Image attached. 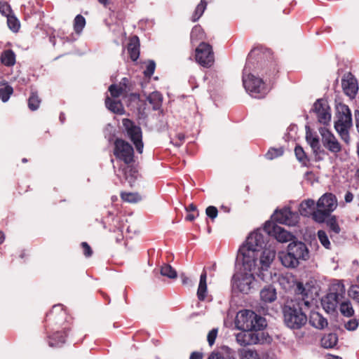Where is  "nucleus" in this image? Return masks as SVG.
<instances>
[{
    "label": "nucleus",
    "instance_id": "obj_1",
    "mask_svg": "<svg viewBox=\"0 0 359 359\" xmlns=\"http://www.w3.org/2000/svg\"><path fill=\"white\" fill-rule=\"evenodd\" d=\"M271 52L262 46H257L252 48L248 55L246 63L243 69V83L245 89L249 94L255 97L261 99L266 96L269 90L263 79L255 76L248 72L255 62L264 65L267 68L265 74L269 76H275L278 72L277 65L273 61L266 62V58L271 57Z\"/></svg>",
    "mask_w": 359,
    "mask_h": 359
},
{
    "label": "nucleus",
    "instance_id": "obj_2",
    "mask_svg": "<svg viewBox=\"0 0 359 359\" xmlns=\"http://www.w3.org/2000/svg\"><path fill=\"white\" fill-rule=\"evenodd\" d=\"M295 292L302 295V297L287 300L282 311L286 326L292 330H299L308 321L306 313L313 306L314 297L311 288L304 286L300 282L297 284Z\"/></svg>",
    "mask_w": 359,
    "mask_h": 359
},
{
    "label": "nucleus",
    "instance_id": "obj_3",
    "mask_svg": "<svg viewBox=\"0 0 359 359\" xmlns=\"http://www.w3.org/2000/svg\"><path fill=\"white\" fill-rule=\"evenodd\" d=\"M278 257L282 264L287 268H296L302 261L309 259V250L302 241H292L287 248V252H280Z\"/></svg>",
    "mask_w": 359,
    "mask_h": 359
},
{
    "label": "nucleus",
    "instance_id": "obj_4",
    "mask_svg": "<svg viewBox=\"0 0 359 359\" xmlns=\"http://www.w3.org/2000/svg\"><path fill=\"white\" fill-rule=\"evenodd\" d=\"M236 324L241 330H263L266 326V319L250 310L239 311Z\"/></svg>",
    "mask_w": 359,
    "mask_h": 359
},
{
    "label": "nucleus",
    "instance_id": "obj_5",
    "mask_svg": "<svg viewBox=\"0 0 359 359\" xmlns=\"http://www.w3.org/2000/svg\"><path fill=\"white\" fill-rule=\"evenodd\" d=\"M317 209L313 213V220L318 223H323L337 207V199L332 193H325L318 201Z\"/></svg>",
    "mask_w": 359,
    "mask_h": 359
},
{
    "label": "nucleus",
    "instance_id": "obj_6",
    "mask_svg": "<svg viewBox=\"0 0 359 359\" xmlns=\"http://www.w3.org/2000/svg\"><path fill=\"white\" fill-rule=\"evenodd\" d=\"M337 121L334 123V128L339 133L341 139L346 143L349 141L348 129L352 126V117L351 110L344 104H340L337 107Z\"/></svg>",
    "mask_w": 359,
    "mask_h": 359
},
{
    "label": "nucleus",
    "instance_id": "obj_7",
    "mask_svg": "<svg viewBox=\"0 0 359 359\" xmlns=\"http://www.w3.org/2000/svg\"><path fill=\"white\" fill-rule=\"evenodd\" d=\"M114 155L117 160L123 161L128 165L135 162V154L133 146L126 140L120 138L115 140L114 143Z\"/></svg>",
    "mask_w": 359,
    "mask_h": 359
},
{
    "label": "nucleus",
    "instance_id": "obj_8",
    "mask_svg": "<svg viewBox=\"0 0 359 359\" xmlns=\"http://www.w3.org/2000/svg\"><path fill=\"white\" fill-rule=\"evenodd\" d=\"M276 256V252L271 250H264L259 253V259H258L257 271L255 275L264 282H268L271 278V273L269 269Z\"/></svg>",
    "mask_w": 359,
    "mask_h": 359
},
{
    "label": "nucleus",
    "instance_id": "obj_9",
    "mask_svg": "<svg viewBox=\"0 0 359 359\" xmlns=\"http://www.w3.org/2000/svg\"><path fill=\"white\" fill-rule=\"evenodd\" d=\"M259 256V252L242 245L239 248L237 259L242 260L243 266L245 271L255 274L258 267Z\"/></svg>",
    "mask_w": 359,
    "mask_h": 359
},
{
    "label": "nucleus",
    "instance_id": "obj_10",
    "mask_svg": "<svg viewBox=\"0 0 359 359\" xmlns=\"http://www.w3.org/2000/svg\"><path fill=\"white\" fill-rule=\"evenodd\" d=\"M344 292V285L342 283H338L332 285L330 292L321 300L322 306L326 312L330 313L335 311L339 297H341Z\"/></svg>",
    "mask_w": 359,
    "mask_h": 359
},
{
    "label": "nucleus",
    "instance_id": "obj_11",
    "mask_svg": "<svg viewBox=\"0 0 359 359\" xmlns=\"http://www.w3.org/2000/svg\"><path fill=\"white\" fill-rule=\"evenodd\" d=\"M123 126L126 131L127 136L133 142L137 151L142 154L143 151L142 133L140 126L129 118L122 120Z\"/></svg>",
    "mask_w": 359,
    "mask_h": 359
},
{
    "label": "nucleus",
    "instance_id": "obj_12",
    "mask_svg": "<svg viewBox=\"0 0 359 359\" xmlns=\"http://www.w3.org/2000/svg\"><path fill=\"white\" fill-rule=\"evenodd\" d=\"M196 60L201 66L208 68L213 65L215 55L209 43L201 42L196 49Z\"/></svg>",
    "mask_w": 359,
    "mask_h": 359
},
{
    "label": "nucleus",
    "instance_id": "obj_13",
    "mask_svg": "<svg viewBox=\"0 0 359 359\" xmlns=\"http://www.w3.org/2000/svg\"><path fill=\"white\" fill-rule=\"evenodd\" d=\"M264 229L268 234L274 236L280 243H286L292 241L294 238L291 233L276 225L274 222H266Z\"/></svg>",
    "mask_w": 359,
    "mask_h": 359
},
{
    "label": "nucleus",
    "instance_id": "obj_14",
    "mask_svg": "<svg viewBox=\"0 0 359 359\" xmlns=\"http://www.w3.org/2000/svg\"><path fill=\"white\" fill-rule=\"evenodd\" d=\"M255 273H244L234 274L232 278L233 286L241 292L248 293L251 289V284L255 279Z\"/></svg>",
    "mask_w": 359,
    "mask_h": 359
},
{
    "label": "nucleus",
    "instance_id": "obj_15",
    "mask_svg": "<svg viewBox=\"0 0 359 359\" xmlns=\"http://www.w3.org/2000/svg\"><path fill=\"white\" fill-rule=\"evenodd\" d=\"M313 111L317 114L318 121L327 125L331 120L330 108L327 102L323 99H318L313 107Z\"/></svg>",
    "mask_w": 359,
    "mask_h": 359
},
{
    "label": "nucleus",
    "instance_id": "obj_16",
    "mask_svg": "<svg viewBox=\"0 0 359 359\" xmlns=\"http://www.w3.org/2000/svg\"><path fill=\"white\" fill-rule=\"evenodd\" d=\"M297 215L288 207L276 210L272 215L274 222L288 226L294 225L297 222Z\"/></svg>",
    "mask_w": 359,
    "mask_h": 359
},
{
    "label": "nucleus",
    "instance_id": "obj_17",
    "mask_svg": "<svg viewBox=\"0 0 359 359\" xmlns=\"http://www.w3.org/2000/svg\"><path fill=\"white\" fill-rule=\"evenodd\" d=\"M260 330H246L236 334V341L243 346L258 344L260 341L259 334L257 331Z\"/></svg>",
    "mask_w": 359,
    "mask_h": 359
},
{
    "label": "nucleus",
    "instance_id": "obj_18",
    "mask_svg": "<svg viewBox=\"0 0 359 359\" xmlns=\"http://www.w3.org/2000/svg\"><path fill=\"white\" fill-rule=\"evenodd\" d=\"M320 133L322 135L323 146L330 152L336 154L341 150V144L330 131L325 128H322Z\"/></svg>",
    "mask_w": 359,
    "mask_h": 359
},
{
    "label": "nucleus",
    "instance_id": "obj_19",
    "mask_svg": "<svg viewBox=\"0 0 359 359\" xmlns=\"http://www.w3.org/2000/svg\"><path fill=\"white\" fill-rule=\"evenodd\" d=\"M341 86L344 93L351 98L355 97L358 90L356 79L351 72L346 73L341 79Z\"/></svg>",
    "mask_w": 359,
    "mask_h": 359
},
{
    "label": "nucleus",
    "instance_id": "obj_20",
    "mask_svg": "<svg viewBox=\"0 0 359 359\" xmlns=\"http://www.w3.org/2000/svg\"><path fill=\"white\" fill-rule=\"evenodd\" d=\"M264 243V239L263 235L258 231H255L249 235L247 238L246 243L243 245V246L255 249L257 252H260Z\"/></svg>",
    "mask_w": 359,
    "mask_h": 359
},
{
    "label": "nucleus",
    "instance_id": "obj_21",
    "mask_svg": "<svg viewBox=\"0 0 359 359\" xmlns=\"http://www.w3.org/2000/svg\"><path fill=\"white\" fill-rule=\"evenodd\" d=\"M140 46V43L138 36L136 35L131 36L129 39L127 49L130 57L133 61H136L139 58Z\"/></svg>",
    "mask_w": 359,
    "mask_h": 359
},
{
    "label": "nucleus",
    "instance_id": "obj_22",
    "mask_svg": "<svg viewBox=\"0 0 359 359\" xmlns=\"http://www.w3.org/2000/svg\"><path fill=\"white\" fill-rule=\"evenodd\" d=\"M309 321L311 326L318 330H323L328 325L327 319L317 311L311 312Z\"/></svg>",
    "mask_w": 359,
    "mask_h": 359
},
{
    "label": "nucleus",
    "instance_id": "obj_23",
    "mask_svg": "<svg viewBox=\"0 0 359 359\" xmlns=\"http://www.w3.org/2000/svg\"><path fill=\"white\" fill-rule=\"evenodd\" d=\"M260 298L265 303H271L276 299V290L273 286H265L260 291Z\"/></svg>",
    "mask_w": 359,
    "mask_h": 359
},
{
    "label": "nucleus",
    "instance_id": "obj_24",
    "mask_svg": "<svg viewBox=\"0 0 359 359\" xmlns=\"http://www.w3.org/2000/svg\"><path fill=\"white\" fill-rule=\"evenodd\" d=\"M105 105L109 110L114 114L121 115L125 113L123 105L120 100H112L107 96L105 99Z\"/></svg>",
    "mask_w": 359,
    "mask_h": 359
},
{
    "label": "nucleus",
    "instance_id": "obj_25",
    "mask_svg": "<svg viewBox=\"0 0 359 359\" xmlns=\"http://www.w3.org/2000/svg\"><path fill=\"white\" fill-rule=\"evenodd\" d=\"M316 203L313 199H307L303 201L299 205V212L302 215L308 217L312 215L313 218V213L316 211L315 210Z\"/></svg>",
    "mask_w": 359,
    "mask_h": 359
},
{
    "label": "nucleus",
    "instance_id": "obj_26",
    "mask_svg": "<svg viewBox=\"0 0 359 359\" xmlns=\"http://www.w3.org/2000/svg\"><path fill=\"white\" fill-rule=\"evenodd\" d=\"M207 273L204 269L201 275L197 290V297L200 301H204L207 294Z\"/></svg>",
    "mask_w": 359,
    "mask_h": 359
},
{
    "label": "nucleus",
    "instance_id": "obj_27",
    "mask_svg": "<svg viewBox=\"0 0 359 359\" xmlns=\"http://www.w3.org/2000/svg\"><path fill=\"white\" fill-rule=\"evenodd\" d=\"M311 135L309 134L306 136V140L311 146L313 152L316 157H320L321 154H325L324 149H321L320 141L318 135H315V137L311 139Z\"/></svg>",
    "mask_w": 359,
    "mask_h": 359
},
{
    "label": "nucleus",
    "instance_id": "obj_28",
    "mask_svg": "<svg viewBox=\"0 0 359 359\" xmlns=\"http://www.w3.org/2000/svg\"><path fill=\"white\" fill-rule=\"evenodd\" d=\"M321 345L325 348H332L334 347L338 341V337L334 333L325 334L321 339Z\"/></svg>",
    "mask_w": 359,
    "mask_h": 359
},
{
    "label": "nucleus",
    "instance_id": "obj_29",
    "mask_svg": "<svg viewBox=\"0 0 359 359\" xmlns=\"http://www.w3.org/2000/svg\"><path fill=\"white\" fill-rule=\"evenodd\" d=\"M1 62L6 67L13 66L15 63V54L11 50H4L1 55Z\"/></svg>",
    "mask_w": 359,
    "mask_h": 359
},
{
    "label": "nucleus",
    "instance_id": "obj_30",
    "mask_svg": "<svg viewBox=\"0 0 359 359\" xmlns=\"http://www.w3.org/2000/svg\"><path fill=\"white\" fill-rule=\"evenodd\" d=\"M147 100L151 105L154 110H157L161 105L162 97L159 93L153 92L147 97Z\"/></svg>",
    "mask_w": 359,
    "mask_h": 359
},
{
    "label": "nucleus",
    "instance_id": "obj_31",
    "mask_svg": "<svg viewBox=\"0 0 359 359\" xmlns=\"http://www.w3.org/2000/svg\"><path fill=\"white\" fill-rule=\"evenodd\" d=\"M330 231L334 233L339 234L341 231V228L338 224L337 217L335 215H330L325 221Z\"/></svg>",
    "mask_w": 359,
    "mask_h": 359
},
{
    "label": "nucleus",
    "instance_id": "obj_32",
    "mask_svg": "<svg viewBox=\"0 0 359 359\" xmlns=\"http://www.w3.org/2000/svg\"><path fill=\"white\" fill-rule=\"evenodd\" d=\"M65 312L63 310L61 305H55L52 309L46 314L47 320H55L57 316L64 318L65 316Z\"/></svg>",
    "mask_w": 359,
    "mask_h": 359
},
{
    "label": "nucleus",
    "instance_id": "obj_33",
    "mask_svg": "<svg viewBox=\"0 0 359 359\" xmlns=\"http://www.w3.org/2000/svg\"><path fill=\"white\" fill-rule=\"evenodd\" d=\"M41 104V99L39 98L36 92H32L28 99V107L32 111H35L39 109Z\"/></svg>",
    "mask_w": 359,
    "mask_h": 359
},
{
    "label": "nucleus",
    "instance_id": "obj_34",
    "mask_svg": "<svg viewBox=\"0 0 359 359\" xmlns=\"http://www.w3.org/2000/svg\"><path fill=\"white\" fill-rule=\"evenodd\" d=\"M208 359H236L230 348H226L225 352H212Z\"/></svg>",
    "mask_w": 359,
    "mask_h": 359
},
{
    "label": "nucleus",
    "instance_id": "obj_35",
    "mask_svg": "<svg viewBox=\"0 0 359 359\" xmlns=\"http://www.w3.org/2000/svg\"><path fill=\"white\" fill-rule=\"evenodd\" d=\"M340 312L345 317H352L354 315V309L350 301H346L340 305Z\"/></svg>",
    "mask_w": 359,
    "mask_h": 359
},
{
    "label": "nucleus",
    "instance_id": "obj_36",
    "mask_svg": "<svg viewBox=\"0 0 359 359\" xmlns=\"http://www.w3.org/2000/svg\"><path fill=\"white\" fill-rule=\"evenodd\" d=\"M206 7L207 2L205 0H201V3L196 6L192 15L191 21L196 22L203 15Z\"/></svg>",
    "mask_w": 359,
    "mask_h": 359
},
{
    "label": "nucleus",
    "instance_id": "obj_37",
    "mask_svg": "<svg viewBox=\"0 0 359 359\" xmlns=\"http://www.w3.org/2000/svg\"><path fill=\"white\" fill-rule=\"evenodd\" d=\"M204 32L200 25H195L191 32L190 38L191 42H197L198 40L203 39Z\"/></svg>",
    "mask_w": 359,
    "mask_h": 359
},
{
    "label": "nucleus",
    "instance_id": "obj_38",
    "mask_svg": "<svg viewBox=\"0 0 359 359\" xmlns=\"http://www.w3.org/2000/svg\"><path fill=\"white\" fill-rule=\"evenodd\" d=\"M161 274L169 278H176L177 276V271L170 264H164L161 268Z\"/></svg>",
    "mask_w": 359,
    "mask_h": 359
},
{
    "label": "nucleus",
    "instance_id": "obj_39",
    "mask_svg": "<svg viewBox=\"0 0 359 359\" xmlns=\"http://www.w3.org/2000/svg\"><path fill=\"white\" fill-rule=\"evenodd\" d=\"M121 199L128 203H137L141 200V197L136 193L132 192H121Z\"/></svg>",
    "mask_w": 359,
    "mask_h": 359
},
{
    "label": "nucleus",
    "instance_id": "obj_40",
    "mask_svg": "<svg viewBox=\"0 0 359 359\" xmlns=\"http://www.w3.org/2000/svg\"><path fill=\"white\" fill-rule=\"evenodd\" d=\"M7 24L9 29L13 32H18L19 31L20 27V23L18 18L14 15L8 16Z\"/></svg>",
    "mask_w": 359,
    "mask_h": 359
},
{
    "label": "nucleus",
    "instance_id": "obj_41",
    "mask_svg": "<svg viewBox=\"0 0 359 359\" xmlns=\"http://www.w3.org/2000/svg\"><path fill=\"white\" fill-rule=\"evenodd\" d=\"M284 153V150L282 147L279 148H270L266 153L265 156L269 160H273L276 158L281 156Z\"/></svg>",
    "mask_w": 359,
    "mask_h": 359
},
{
    "label": "nucleus",
    "instance_id": "obj_42",
    "mask_svg": "<svg viewBox=\"0 0 359 359\" xmlns=\"http://www.w3.org/2000/svg\"><path fill=\"white\" fill-rule=\"evenodd\" d=\"M108 90L109 91L111 96L114 98L119 97L120 96L127 93L123 88L118 86L117 84H111L109 87Z\"/></svg>",
    "mask_w": 359,
    "mask_h": 359
},
{
    "label": "nucleus",
    "instance_id": "obj_43",
    "mask_svg": "<svg viewBox=\"0 0 359 359\" xmlns=\"http://www.w3.org/2000/svg\"><path fill=\"white\" fill-rule=\"evenodd\" d=\"M13 89L9 85H6V86H4L3 88H0V99L4 102H6L9 100V98H10L11 95L13 94Z\"/></svg>",
    "mask_w": 359,
    "mask_h": 359
},
{
    "label": "nucleus",
    "instance_id": "obj_44",
    "mask_svg": "<svg viewBox=\"0 0 359 359\" xmlns=\"http://www.w3.org/2000/svg\"><path fill=\"white\" fill-rule=\"evenodd\" d=\"M318 238L320 241V243L322 244V245L327 249H331V243L328 238V236L326 233V232L323 230H319L318 231Z\"/></svg>",
    "mask_w": 359,
    "mask_h": 359
},
{
    "label": "nucleus",
    "instance_id": "obj_45",
    "mask_svg": "<svg viewBox=\"0 0 359 359\" xmlns=\"http://www.w3.org/2000/svg\"><path fill=\"white\" fill-rule=\"evenodd\" d=\"M124 238L123 229L120 227H116L109 236V239L115 241L116 243H119Z\"/></svg>",
    "mask_w": 359,
    "mask_h": 359
},
{
    "label": "nucleus",
    "instance_id": "obj_46",
    "mask_svg": "<svg viewBox=\"0 0 359 359\" xmlns=\"http://www.w3.org/2000/svg\"><path fill=\"white\" fill-rule=\"evenodd\" d=\"M86 25V20L81 15H77L74 18V28L76 33H79Z\"/></svg>",
    "mask_w": 359,
    "mask_h": 359
},
{
    "label": "nucleus",
    "instance_id": "obj_47",
    "mask_svg": "<svg viewBox=\"0 0 359 359\" xmlns=\"http://www.w3.org/2000/svg\"><path fill=\"white\" fill-rule=\"evenodd\" d=\"M294 154H295L297 158L298 159V161L299 162L306 163V162L309 161L304 150L303 149V148L301 146L297 145L295 147Z\"/></svg>",
    "mask_w": 359,
    "mask_h": 359
},
{
    "label": "nucleus",
    "instance_id": "obj_48",
    "mask_svg": "<svg viewBox=\"0 0 359 359\" xmlns=\"http://www.w3.org/2000/svg\"><path fill=\"white\" fill-rule=\"evenodd\" d=\"M240 359H259L256 351L243 349L240 351Z\"/></svg>",
    "mask_w": 359,
    "mask_h": 359
},
{
    "label": "nucleus",
    "instance_id": "obj_49",
    "mask_svg": "<svg viewBox=\"0 0 359 359\" xmlns=\"http://www.w3.org/2000/svg\"><path fill=\"white\" fill-rule=\"evenodd\" d=\"M0 13L6 18L13 15L11 6L5 1H0Z\"/></svg>",
    "mask_w": 359,
    "mask_h": 359
},
{
    "label": "nucleus",
    "instance_id": "obj_50",
    "mask_svg": "<svg viewBox=\"0 0 359 359\" xmlns=\"http://www.w3.org/2000/svg\"><path fill=\"white\" fill-rule=\"evenodd\" d=\"M155 68H156V63L154 60H149L147 67H146V69L144 71V74L146 77H149L150 78L154 71H155Z\"/></svg>",
    "mask_w": 359,
    "mask_h": 359
},
{
    "label": "nucleus",
    "instance_id": "obj_51",
    "mask_svg": "<svg viewBox=\"0 0 359 359\" xmlns=\"http://www.w3.org/2000/svg\"><path fill=\"white\" fill-rule=\"evenodd\" d=\"M67 337V331H58L53 334V339L57 341L59 343H65V339Z\"/></svg>",
    "mask_w": 359,
    "mask_h": 359
},
{
    "label": "nucleus",
    "instance_id": "obj_52",
    "mask_svg": "<svg viewBox=\"0 0 359 359\" xmlns=\"http://www.w3.org/2000/svg\"><path fill=\"white\" fill-rule=\"evenodd\" d=\"M217 333H218L217 328H213L208 332V336H207V340L210 346H212L215 344V339L217 336Z\"/></svg>",
    "mask_w": 359,
    "mask_h": 359
},
{
    "label": "nucleus",
    "instance_id": "obj_53",
    "mask_svg": "<svg viewBox=\"0 0 359 359\" xmlns=\"http://www.w3.org/2000/svg\"><path fill=\"white\" fill-rule=\"evenodd\" d=\"M205 213L208 217L213 220L217 217L218 215V210L216 207L210 205L206 208Z\"/></svg>",
    "mask_w": 359,
    "mask_h": 359
},
{
    "label": "nucleus",
    "instance_id": "obj_54",
    "mask_svg": "<svg viewBox=\"0 0 359 359\" xmlns=\"http://www.w3.org/2000/svg\"><path fill=\"white\" fill-rule=\"evenodd\" d=\"M348 296L352 299L359 297V286L357 285H351L348 290Z\"/></svg>",
    "mask_w": 359,
    "mask_h": 359
},
{
    "label": "nucleus",
    "instance_id": "obj_55",
    "mask_svg": "<svg viewBox=\"0 0 359 359\" xmlns=\"http://www.w3.org/2000/svg\"><path fill=\"white\" fill-rule=\"evenodd\" d=\"M180 278H181L182 283L183 285L187 286L188 287H191L194 286V282L186 274L181 273L180 274Z\"/></svg>",
    "mask_w": 359,
    "mask_h": 359
},
{
    "label": "nucleus",
    "instance_id": "obj_56",
    "mask_svg": "<svg viewBox=\"0 0 359 359\" xmlns=\"http://www.w3.org/2000/svg\"><path fill=\"white\" fill-rule=\"evenodd\" d=\"M81 245L83 249V255L86 257H90L93 255V250L90 246L86 242H82Z\"/></svg>",
    "mask_w": 359,
    "mask_h": 359
},
{
    "label": "nucleus",
    "instance_id": "obj_57",
    "mask_svg": "<svg viewBox=\"0 0 359 359\" xmlns=\"http://www.w3.org/2000/svg\"><path fill=\"white\" fill-rule=\"evenodd\" d=\"M358 326V322L356 319L349 320L346 324L345 327L348 330H355Z\"/></svg>",
    "mask_w": 359,
    "mask_h": 359
},
{
    "label": "nucleus",
    "instance_id": "obj_58",
    "mask_svg": "<svg viewBox=\"0 0 359 359\" xmlns=\"http://www.w3.org/2000/svg\"><path fill=\"white\" fill-rule=\"evenodd\" d=\"M118 86L123 88V90L128 93L130 90L128 88L129 79L126 77L123 78Z\"/></svg>",
    "mask_w": 359,
    "mask_h": 359
},
{
    "label": "nucleus",
    "instance_id": "obj_59",
    "mask_svg": "<svg viewBox=\"0 0 359 359\" xmlns=\"http://www.w3.org/2000/svg\"><path fill=\"white\" fill-rule=\"evenodd\" d=\"M203 355L198 351H194L191 353L189 359H203Z\"/></svg>",
    "mask_w": 359,
    "mask_h": 359
},
{
    "label": "nucleus",
    "instance_id": "obj_60",
    "mask_svg": "<svg viewBox=\"0 0 359 359\" xmlns=\"http://www.w3.org/2000/svg\"><path fill=\"white\" fill-rule=\"evenodd\" d=\"M353 199V194L351 191H347L344 196V200L346 203L352 202Z\"/></svg>",
    "mask_w": 359,
    "mask_h": 359
},
{
    "label": "nucleus",
    "instance_id": "obj_61",
    "mask_svg": "<svg viewBox=\"0 0 359 359\" xmlns=\"http://www.w3.org/2000/svg\"><path fill=\"white\" fill-rule=\"evenodd\" d=\"M186 210L187 212H195L197 211L196 205L194 203L189 204L187 207H186Z\"/></svg>",
    "mask_w": 359,
    "mask_h": 359
},
{
    "label": "nucleus",
    "instance_id": "obj_62",
    "mask_svg": "<svg viewBox=\"0 0 359 359\" xmlns=\"http://www.w3.org/2000/svg\"><path fill=\"white\" fill-rule=\"evenodd\" d=\"M176 137L180 141V142L177 144V145L180 146L184 142L185 139V135L183 133H178Z\"/></svg>",
    "mask_w": 359,
    "mask_h": 359
},
{
    "label": "nucleus",
    "instance_id": "obj_63",
    "mask_svg": "<svg viewBox=\"0 0 359 359\" xmlns=\"http://www.w3.org/2000/svg\"><path fill=\"white\" fill-rule=\"evenodd\" d=\"M196 216L192 214V213H189L187 216H186V220L187 221H193L194 219H195Z\"/></svg>",
    "mask_w": 359,
    "mask_h": 359
},
{
    "label": "nucleus",
    "instance_id": "obj_64",
    "mask_svg": "<svg viewBox=\"0 0 359 359\" xmlns=\"http://www.w3.org/2000/svg\"><path fill=\"white\" fill-rule=\"evenodd\" d=\"M355 123L358 131L359 133V112L358 114H355Z\"/></svg>",
    "mask_w": 359,
    "mask_h": 359
}]
</instances>
